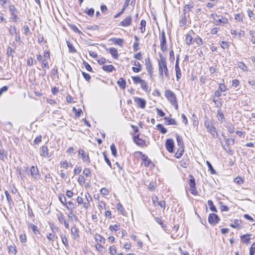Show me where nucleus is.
Wrapping results in <instances>:
<instances>
[{"instance_id":"nucleus-36","label":"nucleus","mask_w":255,"mask_h":255,"mask_svg":"<svg viewBox=\"0 0 255 255\" xmlns=\"http://www.w3.org/2000/svg\"><path fill=\"white\" fill-rule=\"evenodd\" d=\"M244 14L243 13H237L235 15V19L238 21L242 22Z\"/></svg>"},{"instance_id":"nucleus-62","label":"nucleus","mask_w":255,"mask_h":255,"mask_svg":"<svg viewBox=\"0 0 255 255\" xmlns=\"http://www.w3.org/2000/svg\"><path fill=\"white\" fill-rule=\"evenodd\" d=\"M103 155H104V159L106 161V162H107V163L108 164V165L111 167L112 168V164H111V161L109 159V158H108L106 154L104 152L103 153Z\"/></svg>"},{"instance_id":"nucleus-51","label":"nucleus","mask_w":255,"mask_h":255,"mask_svg":"<svg viewBox=\"0 0 255 255\" xmlns=\"http://www.w3.org/2000/svg\"><path fill=\"white\" fill-rule=\"evenodd\" d=\"M60 164L61 165L62 167L65 168H67L69 166L71 167H72V166L71 163H70V164H69V163H67L66 160L61 161Z\"/></svg>"},{"instance_id":"nucleus-47","label":"nucleus","mask_w":255,"mask_h":255,"mask_svg":"<svg viewBox=\"0 0 255 255\" xmlns=\"http://www.w3.org/2000/svg\"><path fill=\"white\" fill-rule=\"evenodd\" d=\"M68 218L69 219H70L72 220H74L75 221H78L77 217L74 214H73L72 211H71L69 213V214L68 215Z\"/></svg>"},{"instance_id":"nucleus-42","label":"nucleus","mask_w":255,"mask_h":255,"mask_svg":"<svg viewBox=\"0 0 255 255\" xmlns=\"http://www.w3.org/2000/svg\"><path fill=\"white\" fill-rule=\"evenodd\" d=\"M184 152V149L183 147H181L180 149H179L176 153H175V156L176 158H180L183 154Z\"/></svg>"},{"instance_id":"nucleus-49","label":"nucleus","mask_w":255,"mask_h":255,"mask_svg":"<svg viewBox=\"0 0 255 255\" xmlns=\"http://www.w3.org/2000/svg\"><path fill=\"white\" fill-rule=\"evenodd\" d=\"M5 194L7 200L9 204L10 205L11 204H12L13 203V202H12V199L10 197L9 192L7 191H5Z\"/></svg>"},{"instance_id":"nucleus-34","label":"nucleus","mask_w":255,"mask_h":255,"mask_svg":"<svg viewBox=\"0 0 255 255\" xmlns=\"http://www.w3.org/2000/svg\"><path fill=\"white\" fill-rule=\"evenodd\" d=\"M176 137L178 145L180 146L181 147H182V146H183V142L182 140V137L179 136L178 134H176Z\"/></svg>"},{"instance_id":"nucleus-26","label":"nucleus","mask_w":255,"mask_h":255,"mask_svg":"<svg viewBox=\"0 0 255 255\" xmlns=\"http://www.w3.org/2000/svg\"><path fill=\"white\" fill-rule=\"evenodd\" d=\"M103 69L108 72H111L115 70V67L112 65H105L102 67Z\"/></svg>"},{"instance_id":"nucleus-18","label":"nucleus","mask_w":255,"mask_h":255,"mask_svg":"<svg viewBox=\"0 0 255 255\" xmlns=\"http://www.w3.org/2000/svg\"><path fill=\"white\" fill-rule=\"evenodd\" d=\"M164 120L165 121V124L167 125H177V124L175 120V119L168 118V117H165L164 118Z\"/></svg>"},{"instance_id":"nucleus-20","label":"nucleus","mask_w":255,"mask_h":255,"mask_svg":"<svg viewBox=\"0 0 255 255\" xmlns=\"http://www.w3.org/2000/svg\"><path fill=\"white\" fill-rule=\"evenodd\" d=\"M41 155L46 157H49L50 156L49 155L48 148L47 146L43 145L42 146Z\"/></svg>"},{"instance_id":"nucleus-54","label":"nucleus","mask_w":255,"mask_h":255,"mask_svg":"<svg viewBox=\"0 0 255 255\" xmlns=\"http://www.w3.org/2000/svg\"><path fill=\"white\" fill-rule=\"evenodd\" d=\"M154 220L158 224L161 226L162 228H164L165 227V225L163 224L162 221L160 218L158 217H155Z\"/></svg>"},{"instance_id":"nucleus-10","label":"nucleus","mask_w":255,"mask_h":255,"mask_svg":"<svg viewBox=\"0 0 255 255\" xmlns=\"http://www.w3.org/2000/svg\"><path fill=\"white\" fill-rule=\"evenodd\" d=\"M165 146L166 149L170 153L173 152L174 143V141L172 139L169 138L167 139L166 141Z\"/></svg>"},{"instance_id":"nucleus-4","label":"nucleus","mask_w":255,"mask_h":255,"mask_svg":"<svg viewBox=\"0 0 255 255\" xmlns=\"http://www.w3.org/2000/svg\"><path fill=\"white\" fill-rule=\"evenodd\" d=\"M191 178L188 181V184L189 185V190L191 194L193 195H197L198 194V191L196 187V182L194 177L192 176H190Z\"/></svg>"},{"instance_id":"nucleus-40","label":"nucleus","mask_w":255,"mask_h":255,"mask_svg":"<svg viewBox=\"0 0 255 255\" xmlns=\"http://www.w3.org/2000/svg\"><path fill=\"white\" fill-rule=\"evenodd\" d=\"M193 8V5L190 4H186L184 7L183 12L184 14L188 12Z\"/></svg>"},{"instance_id":"nucleus-2","label":"nucleus","mask_w":255,"mask_h":255,"mask_svg":"<svg viewBox=\"0 0 255 255\" xmlns=\"http://www.w3.org/2000/svg\"><path fill=\"white\" fill-rule=\"evenodd\" d=\"M204 126L207 129V131L211 134L213 138H217L218 137V133L216 131L215 127L213 126L212 122L207 118L205 120Z\"/></svg>"},{"instance_id":"nucleus-15","label":"nucleus","mask_w":255,"mask_h":255,"mask_svg":"<svg viewBox=\"0 0 255 255\" xmlns=\"http://www.w3.org/2000/svg\"><path fill=\"white\" fill-rule=\"evenodd\" d=\"M132 18L131 16H129L125 18L122 21L120 22V25L123 26H128L131 24Z\"/></svg>"},{"instance_id":"nucleus-14","label":"nucleus","mask_w":255,"mask_h":255,"mask_svg":"<svg viewBox=\"0 0 255 255\" xmlns=\"http://www.w3.org/2000/svg\"><path fill=\"white\" fill-rule=\"evenodd\" d=\"M78 152L79 154L81 155L82 159L84 161H87L89 163L90 162L88 154L86 153L83 149H80L78 151Z\"/></svg>"},{"instance_id":"nucleus-52","label":"nucleus","mask_w":255,"mask_h":255,"mask_svg":"<svg viewBox=\"0 0 255 255\" xmlns=\"http://www.w3.org/2000/svg\"><path fill=\"white\" fill-rule=\"evenodd\" d=\"M83 64L84 65L85 67V68L87 70H88L89 72H92L93 71L92 67H91L90 64H89L87 62H86L85 61H84L83 62Z\"/></svg>"},{"instance_id":"nucleus-35","label":"nucleus","mask_w":255,"mask_h":255,"mask_svg":"<svg viewBox=\"0 0 255 255\" xmlns=\"http://www.w3.org/2000/svg\"><path fill=\"white\" fill-rule=\"evenodd\" d=\"M238 67L244 71H248V67L243 62H240L238 65Z\"/></svg>"},{"instance_id":"nucleus-27","label":"nucleus","mask_w":255,"mask_h":255,"mask_svg":"<svg viewBox=\"0 0 255 255\" xmlns=\"http://www.w3.org/2000/svg\"><path fill=\"white\" fill-rule=\"evenodd\" d=\"M8 251L9 253H12L13 255H16L17 253V250L16 246L14 244H12V245L8 246Z\"/></svg>"},{"instance_id":"nucleus-29","label":"nucleus","mask_w":255,"mask_h":255,"mask_svg":"<svg viewBox=\"0 0 255 255\" xmlns=\"http://www.w3.org/2000/svg\"><path fill=\"white\" fill-rule=\"evenodd\" d=\"M176 72V77L177 81H179L181 77V72L179 66L175 67Z\"/></svg>"},{"instance_id":"nucleus-30","label":"nucleus","mask_w":255,"mask_h":255,"mask_svg":"<svg viewBox=\"0 0 255 255\" xmlns=\"http://www.w3.org/2000/svg\"><path fill=\"white\" fill-rule=\"evenodd\" d=\"M180 165L183 168H187L189 165V160L183 159L179 162Z\"/></svg>"},{"instance_id":"nucleus-7","label":"nucleus","mask_w":255,"mask_h":255,"mask_svg":"<svg viewBox=\"0 0 255 255\" xmlns=\"http://www.w3.org/2000/svg\"><path fill=\"white\" fill-rule=\"evenodd\" d=\"M9 11L11 14V19L12 21L16 22L17 21V16L16 14L17 9L13 4H10L9 6Z\"/></svg>"},{"instance_id":"nucleus-48","label":"nucleus","mask_w":255,"mask_h":255,"mask_svg":"<svg viewBox=\"0 0 255 255\" xmlns=\"http://www.w3.org/2000/svg\"><path fill=\"white\" fill-rule=\"evenodd\" d=\"M194 42H195L198 45H201L203 43L202 39L199 36L194 39Z\"/></svg>"},{"instance_id":"nucleus-46","label":"nucleus","mask_w":255,"mask_h":255,"mask_svg":"<svg viewBox=\"0 0 255 255\" xmlns=\"http://www.w3.org/2000/svg\"><path fill=\"white\" fill-rule=\"evenodd\" d=\"M67 46L68 47L69 50L71 52L74 53L76 52V50L74 47L73 46L72 44L69 42L67 41Z\"/></svg>"},{"instance_id":"nucleus-39","label":"nucleus","mask_w":255,"mask_h":255,"mask_svg":"<svg viewBox=\"0 0 255 255\" xmlns=\"http://www.w3.org/2000/svg\"><path fill=\"white\" fill-rule=\"evenodd\" d=\"M208 204L210 207V209L213 212H217V210L216 207L214 205L213 202L212 200L208 201Z\"/></svg>"},{"instance_id":"nucleus-45","label":"nucleus","mask_w":255,"mask_h":255,"mask_svg":"<svg viewBox=\"0 0 255 255\" xmlns=\"http://www.w3.org/2000/svg\"><path fill=\"white\" fill-rule=\"evenodd\" d=\"M9 33L10 35H13L14 33L17 34L16 28L15 26H10L9 29Z\"/></svg>"},{"instance_id":"nucleus-25","label":"nucleus","mask_w":255,"mask_h":255,"mask_svg":"<svg viewBox=\"0 0 255 255\" xmlns=\"http://www.w3.org/2000/svg\"><path fill=\"white\" fill-rule=\"evenodd\" d=\"M241 223V220L238 219L234 220L233 224H230V226L233 228H238L240 229L239 227L240 224Z\"/></svg>"},{"instance_id":"nucleus-24","label":"nucleus","mask_w":255,"mask_h":255,"mask_svg":"<svg viewBox=\"0 0 255 255\" xmlns=\"http://www.w3.org/2000/svg\"><path fill=\"white\" fill-rule=\"evenodd\" d=\"M111 40L116 44H117L121 47H123V40L121 38H114L111 39Z\"/></svg>"},{"instance_id":"nucleus-13","label":"nucleus","mask_w":255,"mask_h":255,"mask_svg":"<svg viewBox=\"0 0 255 255\" xmlns=\"http://www.w3.org/2000/svg\"><path fill=\"white\" fill-rule=\"evenodd\" d=\"M7 151L4 150L1 141L0 140V160L4 161L5 158H7Z\"/></svg>"},{"instance_id":"nucleus-8","label":"nucleus","mask_w":255,"mask_h":255,"mask_svg":"<svg viewBox=\"0 0 255 255\" xmlns=\"http://www.w3.org/2000/svg\"><path fill=\"white\" fill-rule=\"evenodd\" d=\"M30 175L35 180L40 179V175L36 167L32 166L30 169Z\"/></svg>"},{"instance_id":"nucleus-11","label":"nucleus","mask_w":255,"mask_h":255,"mask_svg":"<svg viewBox=\"0 0 255 255\" xmlns=\"http://www.w3.org/2000/svg\"><path fill=\"white\" fill-rule=\"evenodd\" d=\"M134 102L137 106L141 109H144L145 107L146 101L142 98L138 97H134Z\"/></svg>"},{"instance_id":"nucleus-41","label":"nucleus","mask_w":255,"mask_h":255,"mask_svg":"<svg viewBox=\"0 0 255 255\" xmlns=\"http://www.w3.org/2000/svg\"><path fill=\"white\" fill-rule=\"evenodd\" d=\"M110 148L112 151V155L115 157H117V149L114 143L111 145Z\"/></svg>"},{"instance_id":"nucleus-43","label":"nucleus","mask_w":255,"mask_h":255,"mask_svg":"<svg viewBox=\"0 0 255 255\" xmlns=\"http://www.w3.org/2000/svg\"><path fill=\"white\" fill-rule=\"evenodd\" d=\"M206 164L208 166V167L209 168V170L210 171V172L212 174H214L216 173L215 170L214 169L213 166H212L210 162L208 161H206Z\"/></svg>"},{"instance_id":"nucleus-17","label":"nucleus","mask_w":255,"mask_h":255,"mask_svg":"<svg viewBox=\"0 0 255 255\" xmlns=\"http://www.w3.org/2000/svg\"><path fill=\"white\" fill-rule=\"evenodd\" d=\"M107 50L109 51L110 53L111 54L113 58H114V59H117L118 58L119 54L118 53V51L116 48L114 47H111L107 49Z\"/></svg>"},{"instance_id":"nucleus-38","label":"nucleus","mask_w":255,"mask_h":255,"mask_svg":"<svg viewBox=\"0 0 255 255\" xmlns=\"http://www.w3.org/2000/svg\"><path fill=\"white\" fill-rule=\"evenodd\" d=\"M71 234L74 236L75 237H78V229L76 227V226L74 225L73 227L71 228Z\"/></svg>"},{"instance_id":"nucleus-22","label":"nucleus","mask_w":255,"mask_h":255,"mask_svg":"<svg viewBox=\"0 0 255 255\" xmlns=\"http://www.w3.org/2000/svg\"><path fill=\"white\" fill-rule=\"evenodd\" d=\"M117 84L122 89H125L126 88V82L123 78H120L118 80Z\"/></svg>"},{"instance_id":"nucleus-64","label":"nucleus","mask_w":255,"mask_h":255,"mask_svg":"<svg viewBox=\"0 0 255 255\" xmlns=\"http://www.w3.org/2000/svg\"><path fill=\"white\" fill-rule=\"evenodd\" d=\"M85 12L89 16H93L94 13V9L93 8L89 9L88 10H85Z\"/></svg>"},{"instance_id":"nucleus-1","label":"nucleus","mask_w":255,"mask_h":255,"mask_svg":"<svg viewBox=\"0 0 255 255\" xmlns=\"http://www.w3.org/2000/svg\"><path fill=\"white\" fill-rule=\"evenodd\" d=\"M158 73L159 78L164 80V76L169 79V70L167 66V62L164 57L160 55V59L158 60Z\"/></svg>"},{"instance_id":"nucleus-56","label":"nucleus","mask_w":255,"mask_h":255,"mask_svg":"<svg viewBox=\"0 0 255 255\" xmlns=\"http://www.w3.org/2000/svg\"><path fill=\"white\" fill-rule=\"evenodd\" d=\"M255 252V243L251 246L250 250V255H254Z\"/></svg>"},{"instance_id":"nucleus-53","label":"nucleus","mask_w":255,"mask_h":255,"mask_svg":"<svg viewBox=\"0 0 255 255\" xmlns=\"http://www.w3.org/2000/svg\"><path fill=\"white\" fill-rule=\"evenodd\" d=\"M62 241L65 247H68V242L65 236H61Z\"/></svg>"},{"instance_id":"nucleus-5","label":"nucleus","mask_w":255,"mask_h":255,"mask_svg":"<svg viewBox=\"0 0 255 255\" xmlns=\"http://www.w3.org/2000/svg\"><path fill=\"white\" fill-rule=\"evenodd\" d=\"M165 96L166 97L168 100L170 102L171 104H175V103H176V101H177L175 95L172 91L170 90H167L165 91Z\"/></svg>"},{"instance_id":"nucleus-63","label":"nucleus","mask_w":255,"mask_h":255,"mask_svg":"<svg viewBox=\"0 0 255 255\" xmlns=\"http://www.w3.org/2000/svg\"><path fill=\"white\" fill-rule=\"evenodd\" d=\"M82 75L86 81H90V80L91 79V76L89 74L86 73L84 72H82Z\"/></svg>"},{"instance_id":"nucleus-9","label":"nucleus","mask_w":255,"mask_h":255,"mask_svg":"<svg viewBox=\"0 0 255 255\" xmlns=\"http://www.w3.org/2000/svg\"><path fill=\"white\" fill-rule=\"evenodd\" d=\"M145 61L146 71L150 76L152 77L153 76V67L149 58L145 59Z\"/></svg>"},{"instance_id":"nucleus-23","label":"nucleus","mask_w":255,"mask_h":255,"mask_svg":"<svg viewBox=\"0 0 255 255\" xmlns=\"http://www.w3.org/2000/svg\"><path fill=\"white\" fill-rule=\"evenodd\" d=\"M141 88L143 90L146 92H149L150 90L147 82L144 80L143 81V82L141 83Z\"/></svg>"},{"instance_id":"nucleus-59","label":"nucleus","mask_w":255,"mask_h":255,"mask_svg":"<svg viewBox=\"0 0 255 255\" xmlns=\"http://www.w3.org/2000/svg\"><path fill=\"white\" fill-rule=\"evenodd\" d=\"M83 174L86 177H89L91 175V171L89 168H85L83 170Z\"/></svg>"},{"instance_id":"nucleus-31","label":"nucleus","mask_w":255,"mask_h":255,"mask_svg":"<svg viewBox=\"0 0 255 255\" xmlns=\"http://www.w3.org/2000/svg\"><path fill=\"white\" fill-rule=\"evenodd\" d=\"M217 117L220 122H223L224 119V116L223 112L220 110H218Z\"/></svg>"},{"instance_id":"nucleus-61","label":"nucleus","mask_w":255,"mask_h":255,"mask_svg":"<svg viewBox=\"0 0 255 255\" xmlns=\"http://www.w3.org/2000/svg\"><path fill=\"white\" fill-rule=\"evenodd\" d=\"M42 68L43 69L45 68H46L47 69L49 68V65H48V61L47 60H42Z\"/></svg>"},{"instance_id":"nucleus-3","label":"nucleus","mask_w":255,"mask_h":255,"mask_svg":"<svg viewBox=\"0 0 255 255\" xmlns=\"http://www.w3.org/2000/svg\"><path fill=\"white\" fill-rule=\"evenodd\" d=\"M210 17L213 19L214 23L216 25H220L221 24H227L228 19L222 15H219L217 13H211Z\"/></svg>"},{"instance_id":"nucleus-57","label":"nucleus","mask_w":255,"mask_h":255,"mask_svg":"<svg viewBox=\"0 0 255 255\" xmlns=\"http://www.w3.org/2000/svg\"><path fill=\"white\" fill-rule=\"evenodd\" d=\"M59 199L64 205H66V199L64 195H60L59 196Z\"/></svg>"},{"instance_id":"nucleus-44","label":"nucleus","mask_w":255,"mask_h":255,"mask_svg":"<svg viewBox=\"0 0 255 255\" xmlns=\"http://www.w3.org/2000/svg\"><path fill=\"white\" fill-rule=\"evenodd\" d=\"M65 205L69 210L72 211L74 208V204L71 201H69L67 203H66V205Z\"/></svg>"},{"instance_id":"nucleus-37","label":"nucleus","mask_w":255,"mask_h":255,"mask_svg":"<svg viewBox=\"0 0 255 255\" xmlns=\"http://www.w3.org/2000/svg\"><path fill=\"white\" fill-rule=\"evenodd\" d=\"M142 159L144 161V165L146 166H148L151 163V160L145 155L142 156Z\"/></svg>"},{"instance_id":"nucleus-19","label":"nucleus","mask_w":255,"mask_h":255,"mask_svg":"<svg viewBox=\"0 0 255 255\" xmlns=\"http://www.w3.org/2000/svg\"><path fill=\"white\" fill-rule=\"evenodd\" d=\"M27 225L28 228L31 229L32 231L35 235H37V234H39V231L37 227L36 226H35L34 225H33L31 223H30L29 222H27Z\"/></svg>"},{"instance_id":"nucleus-50","label":"nucleus","mask_w":255,"mask_h":255,"mask_svg":"<svg viewBox=\"0 0 255 255\" xmlns=\"http://www.w3.org/2000/svg\"><path fill=\"white\" fill-rule=\"evenodd\" d=\"M234 182L239 185H241L243 183L244 181L242 178L240 177H237L234 179Z\"/></svg>"},{"instance_id":"nucleus-33","label":"nucleus","mask_w":255,"mask_h":255,"mask_svg":"<svg viewBox=\"0 0 255 255\" xmlns=\"http://www.w3.org/2000/svg\"><path fill=\"white\" fill-rule=\"evenodd\" d=\"M156 128L162 134H165L167 132L166 129L161 124H158L156 126Z\"/></svg>"},{"instance_id":"nucleus-6","label":"nucleus","mask_w":255,"mask_h":255,"mask_svg":"<svg viewBox=\"0 0 255 255\" xmlns=\"http://www.w3.org/2000/svg\"><path fill=\"white\" fill-rule=\"evenodd\" d=\"M160 48L163 52L167 50L166 40L165 32L163 31L160 36Z\"/></svg>"},{"instance_id":"nucleus-12","label":"nucleus","mask_w":255,"mask_h":255,"mask_svg":"<svg viewBox=\"0 0 255 255\" xmlns=\"http://www.w3.org/2000/svg\"><path fill=\"white\" fill-rule=\"evenodd\" d=\"M219 221L220 219L216 214H210L208 217V221L210 224H216Z\"/></svg>"},{"instance_id":"nucleus-55","label":"nucleus","mask_w":255,"mask_h":255,"mask_svg":"<svg viewBox=\"0 0 255 255\" xmlns=\"http://www.w3.org/2000/svg\"><path fill=\"white\" fill-rule=\"evenodd\" d=\"M219 88L221 92H225L227 90L225 85L223 83H220L219 84Z\"/></svg>"},{"instance_id":"nucleus-32","label":"nucleus","mask_w":255,"mask_h":255,"mask_svg":"<svg viewBox=\"0 0 255 255\" xmlns=\"http://www.w3.org/2000/svg\"><path fill=\"white\" fill-rule=\"evenodd\" d=\"M131 78L133 80V83L135 84H137L138 83L141 84L143 81L138 76H132Z\"/></svg>"},{"instance_id":"nucleus-16","label":"nucleus","mask_w":255,"mask_h":255,"mask_svg":"<svg viewBox=\"0 0 255 255\" xmlns=\"http://www.w3.org/2000/svg\"><path fill=\"white\" fill-rule=\"evenodd\" d=\"M134 141L137 145L142 147L145 145V141L143 139L139 138L138 135L134 136Z\"/></svg>"},{"instance_id":"nucleus-58","label":"nucleus","mask_w":255,"mask_h":255,"mask_svg":"<svg viewBox=\"0 0 255 255\" xmlns=\"http://www.w3.org/2000/svg\"><path fill=\"white\" fill-rule=\"evenodd\" d=\"M96 239L97 241H99V243L100 244H101L102 243H105V239L103 237H102V236H101L100 235L97 236Z\"/></svg>"},{"instance_id":"nucleus-28","label":"nucleus","mask_w":255,"mask_h":255,"mask_svg":"<svg viewBox=\"0 0 255 255\" xmlns=\"http://www.w3.org/2000/svg\"><path fill=\"white\" fill-rule=\"evenodd\" d=\"M250 235L247 234L241 237L242 241L244 243L248 244L250 242L251 238L249 237Z\"/></svg>"},{"instance_id":"nucleus-21","label":"nucleus","mask_w":255,"mask_h":255,"mask_svg":"<svg viewBox=\"0 0 255 255\" xmlns=\"http://www.w3.org/2000/svg\"><path fill=\"white\" fill-rule=\"evenodd\" d=\"M185 42L186 44L188 45H192L193 44V38L192 37L191 35L189 33H188L186 36Z\"/></svg>"},{"instance_id":"nucleus-60","label":"nucleus","mask_w":255,"mask_h":255,"mask_svg":"<svg viewBox=\"0 0 255 255\" xmlns=\"http://www.w3.org/2000/svg\"><path fill=\"white\" fill-rule=\"evenodd\" d=\"M110 229L111 231H118L120 229V226L117 224L111 225L110 227Z\"/></svg>"}]
</instances>
